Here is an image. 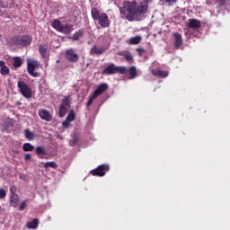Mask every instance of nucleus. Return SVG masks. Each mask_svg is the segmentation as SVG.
<instances>
[{"label":"nucleus","mask_w":230,"mask_h":230,"mask_svg":"<svg viewBox=\"0 0 230 230\" xmlns=\"http://www.w3.org/2000/svg\"><path fill=\"white\" fill-rule=\"evenodd\" d=\"M25 137L29 139V141H32V139H35V134L30 130V128L25 129L24 131Z\"/></svg>","instance_id":"22"},{"label":"nucleus","mask_w":230,"mask_h":230,"mask_svg":"<svg viewBox=\"0 0 230 230\" xmlns=\"http://www.w3.org/2000/svg\"><path fill=\"white\" fill-rule=\"evenodd\" d=\"M23 152H33L35 150V146L30 143H25L22 146Z\"/></svg>","instance_id":"23"},{"label":"nucleus","mask_w":230,"mask_h":230,"mask_svg":"<svg viewBox=\"0 0 230 230\" xmlns=\"http://www.w3.org/2000/svg\"><path fill=\"white\" fill-rule=\"evenodd\" d=\"M0 73L3 76L10 75V68L6 66L4 61H0Z\"/></svg>","instance_id":"17"},{"label":"nucleus","mask_w":230,"mask_h":230,"mask_svg":"<svg viewBox=\"0 0 230 230\" xmlns=\"http://www.w3.org/2000/svg\"><path fill=\"white\" fill-rule=\"evenodd\" d=\"M6 197V190L4 189H0V199H3Z\"/></svg>","instance_id":"34"},{"label":"nucleus","mask_w":230,"mask_h":230,"mask_svg":"<svg viewBox=\"0 0 230 230\" xmlns=\"http://www.w3.org/2000/svg\"><path fill=\"white\" fill-rule=\"evenodd\" d=\"M28 206V203H26V200L22 201L19 206L20 211H24L26 209V207Z\"/></svg>","instance_id":"31"},{"label":"nucleus","mask_w":230,"mask_h":230,"mask_svg":"<svg viewBox=\"0 0 230 230\" xmlns=\"http://www.w3.org/2000/svg\"><path fill=\"white\" fill-rule=\"evenodd\" d=\"M147 12L148 1H144L140 3V4L136 1H124L122 6L119 7L120 15L130 22H132V21H143Z\"/></svg>","instance_id":"1"},{"label":"nucleus","mask_w":230,"mask_h":230,"mask_svg":"<svg viewBox=\"0 0 230 230\" xmlns=\"http://www.w3.org/2000/svg\"><path fill=\"white\" fill-rule=\"evenodd\" d=\"M0 8H6L4 2H3L2 0H0Z\"/></svg>","instance_id":"38"},{"label":"nucleus","mask_w":230,"mask_h":230,"mask_svg":"<svg viewBox=\"0 0 230 230\" xmlns=\"http://www.w3.org/2000/svg\"><path fill=\"white\" fill-rule=\"evenodd\" d=\"M9 203L12 208H18L19 206V195L11 194Z\"/></svg>","instance_id":"15"},{"label":"nucleus","mask_w":230,"mask_h":230,"mask_svg":"<svg viewBox=\"0 0 230 230\" xmlns=\"http://www.w3.org/2000/svg\"><path fill=\"white\" fill-rule=\"evenodd\" d=\"M39 116L40 118L44 119V121H51V119H53V116H51V113H49V111L45 109L39 111Z\"/></svg>","instance_id":"14"},{"label":"nucleus","mask_w":230,"mask_h":230,"mask_svg":"<svg viewBox=\"0 0 230 230\" xmlns=\"http://www.w3.org/2000/svg\"><path fill=\"white\" fill-rule=\"evenodd\" d=\"M44 168H53L54 170H57L58 168V164L55 162H47L43 164Z\"/></svg>","instance_id":"25"},{"label":"nucleus","mask_w":230,"mask_h":230,"mask_svg":"<svg viewBox=\"0 0 230 230\" xmlns=\"http://www.w3.org/2000/svg\"><path fill=\"white\" fill-rule=\"evenodd\" d=\"M91 15L92 19L97 21L98 24L101 25V28H109V26H111V20H109V15H107L105 13H100V10H98V8H92Z\"/></svg>","instance_id":"2"},{"label":"nucleus","mask_w":230,"mask_h":230,"mask_svg":"<svg viewBox=\"0 0 230 230\" xmlns=\"http://www.w3.org/2000/svg\"><path fill=\"white\" fill-rule=\"evenodd\" d=\"M65 58L67 60V62H70V64H75L78 62V60H80V56L75 52V49H69L65 52Z\"/></svg>","instance_id":"11"},{"label":"nucleus","mask_w":230,"mask_h":230,"mask_svg":"<svg viewBox=\"0 0 230 230\" xmlns=\"http://www.w3.org/2000/svg\"><path fill=\"white\" fill-rule=\"evenodd\" d=\"M33 39L30 35H16L10 39L9 42L12 46H17V48H26L31 44Z\"/></svg>","instance_id":"3"},{"label":"nucleus","mask_w":230,"mask_h":230,"mask_svg":"<svg viewBox=\"0 0 230 230\" xmlns=\"http://www.w3.org/2000/svg\"><path fill=\"white\" fill-rule=\"evenodd\" d=\"M90 55L92 57H100L102 55H103V53H105V48L103 47H98V46H93L91 49H90Z\"/></svg>","instance_id":"12"},{"label":"nucleus","mask_w":230,"mask_h":230,"mask_svg":"<svg viewBox=\"0 0 230 230\" xmlns=\"http://www.w3.org/2000/svg\"><path fill=\"white\" fill-rule=\"evenodd\" d=\"M172 37L174 39L175 49H181V46H182V35H181L179 32H174Z\"/></svg>","instance_id":"13"},{"label":"nucleus","mask_w":230,"mask_h":230,"mask_svg":"<svg viewBox=\"0 0 230 230\" xmlns=\"http://www.w3.org/2000/svg\"><path fill=\"white\" fill-rule=\"evenodd\" d=\"M200 21L197 19H191L189 22L188 27L191 28L192 30H198V28H200Z\"/></svg>","instance_id":"18"},{"label":"nucleus","mask_w":230,"mask_h":230,"mask_svg":"<svg viewBox=\"0 0 230 230\" xmlns=\"http://www.w3.org/2000/svg\"><path fill=\"white\" fill-rule=\"evenodd\" d=\"M39 227V218H34L32 221L27 223V229H37Z\"/></svg>","instance_id":"20"},{"label":"nucleus","mask_w":230,"mask_h":230,"mask_svg":"<svg viewBox=\"0 0 230 230\" xmlns=\"http://www.w3.org/2000/svg\"><path fill=\"white\" fill-rule=\"evenodd\" d=\"M19 177H20V179H22V181H24V179L26 178V175H24V174H20Z\"/></svg>","instance_id":"39"},{"label":"nucleus","mask_w":230,"mask_h":230,"mask_svg":"<svg viewBox=\"0 0 230 230\" xmlns=\"http://www.w3.org/2000/svg\"><path fill=\"white\" fill-rule=\"evenodd\" d=\"M52 28L57 30V31H60L61 33H71L73 31V26L69 23L62 24L60 20H54L51 23Z\"/></svg>","instance_id":"6"},{"label":"nucleus","mask_w":230,"mask_h":230,"mask_svg":"<svg viewBox=\"0 0 230 230\" xmlns=\"http://www.w3.org/2000/svg\"><path fill=\"white\" fill-rule=\"evenodd\" d=\"M84 37V31H75L72 36V40H78V39H82Z\"/></svg>","instance_id":"26"},{"label":"nucleus","mask_w":230,"mask_h":230,"mask_svg":"<svg viewBox=\"0 0 230 230\" xmlns=\"http://www.w3.org/2000/svg\"><path fill=\"white\" fill-rule=\"evenodd\" d=\"M40 67V63L39 61H32L27 64V71L31 76L33 78H37L40 76V75L35 72V69H39Z\"/></svg>","instance_id":"10"},{"label":"nucleus","mask_w":230,"mask_h":230,"mask_svg":"<svg viewBox=\"0 0 230 230\" xmlns=\"http://www.w3.org/2000/svg\"><path fill=\"white\" fill-rule=\"evenodd\" d=\"M139 42H141V36H136L129 39L128 44L136 45L139 44Z\"/></svg>","instance_id":"27"},{"label":"nucleus","mask_w":230,"mask_h":230,"mask_svg":"<svg viewBox=\"0 0 230 230\" xmlns=\"http://www.w3.org/2000/svg\"><path fill=\"white\" fill-rule=\"evenodd\" d=\"M127 73L126 66H116L115 64L111 63L106 68L103 69L102 75H125Z\"/></svg>","instance_id":"5"},{"label":"nucleus","mask_w":230,"mask_h":230,"mask_svg":"<svg viewBox=\"0 0 230 230\" xmlns=\"http://www.w3.org/2000/svg\"><path fill=\"white\" fill-rule=\"evenodd\" d=\"M62 126L64 128H69L71 126V121L66 119L65 121H63Z\"/></svg>","instance_id":"33"},{"label":"nucleus","mask_w":230,"mask_h":230,"mask_svg":"<svg viewBox=\"0 0 230 230\" xmlns=\"http://www.w3.org/2000/svg\"><path fill=\"white\" fill-rule=\"evenodd\" d=\"M124 58L125 60H127L128 62H132L134 60V57H132L131 54H125L124 55Z\"/></svg>","instance_id":"32"},{"label":"nucleus","mask_w":230,"mask_h":230,"mask_svg":"<svg viewBox=\"0 0 230 230\" xmlns=\"http://www.w3.org/2000/svg\"><path fill=\"white\" fill-rule=\"evenodd\" d=\"M217 3L219 4V6H224L226 3H227V0H217Z\"/></svg>","instance_id":"35"},{"label":"nucleus","mask_w":230,"mask_h":230,"mask_svg":"<svg viewBox=\"0 0 230 230\" xmlns=\"http://www.w3.org/2000/svg\"><path fill=\"white\" fill-rule=\"evenodd\" d=\"M75 118H76V115L75 114V110H70V111L66 117V119L68 121H75Z\"/></svg>","instance_id":"28"},{"label":"nucleus","mask_w":230,"mask_h":230,"mask_svg":"<svg viewBox=\"0 0 230 230\" xmlns=\"http://www.w3.org/2000/svg\"><path fill=\"white\" fill-rule=\"evenodd\" d=\"M111 170V167L109 164H102L99 165L97 168L90 171L91 175H93V177H103L107 172Z\"/></svg>","instance_id":"9"},{"label":"nucleus","mask_w":230,"mask_h":230,"mask_svg":"<svg viewBox=\"0 0 230 230\" xmlns=\"http://www.w3.org/2000/svg\"><path fill=\"white\" fill-rule=\"evenodd\" d=\"M152 74L154 76H158V78H166V76H168V71L161 69H153Z\"/></svg>","instance_id":"16"},{"label":"nucleus","mask_w":230,"mask_h":230,"mask_svg":"<svg viewBox=\"0 0 230 230\" xmlns=\"http://www.w3.org/2000/svg\"><path fill=\"white\" fill-rule=\"evenodd\" d=\"M71 108V96H65L61 101V104L59 106L58 116L59 118H64L66 114H67V111Z\"/></svg>","instance_id":"7"},{"label":"nucleus","mask_w":230,"mask_h":230,"mask_svg":"<svg viewBox=\"0 0 230 230\" xmlns=\"http://www.w3.org/2000/svg\"><path fill=\"white\" fill-rule=\"evenodd\" d=\"M16 190H17V188L11 187L10 188L11 195H17V193H15Z\"/></svg>","instance_id":"36"},{"label":"nucleus","mask_w":230,"mask_h":230,"mask_svg":"<svg viewBox=\"0 0 230 230\" xmlns=\"http://www.w3.org/2000/svg\"><path fill=\"white\" fill-rule=\"evenodd\" d=\"M17 87L19 93H21V94L24 98H31L33 93H31V88H30V85H28V84H26L24 81H18Z\"/></svg>","instance_id":"8"},{"label":"nucleus","mask_w":230,"mask_h":230,"mask_svg":"<svg viewBox=\"0 0 230 230\" xmlns=\"http://www.w3.org/2000/svg\"><path fill=\"white\" fill-rule=\"evenodd\" d=\"M13 66L15 68L21 67V66H22V58H21V57L13 58Z\"/></svg>","instance_id":"21"},{"label":"nucleus","mask_w":230,"mask_h":230,"mask_svg":"<svg viewBox=\"0 0 230 230\" xmlns=\"http://www.w3.org/2000/svg\"><path fill=\"white\" fill-rule=\"evenodd\" d=\"M136 51L137 52L138 56H140V57H145V55H146V50L143 48H137L136 49Z\"/></svg>","instance_id":"30"},{"label":"nucleus","mask_w":230,"mask_h":230,"mask_svg":"<svg viewBox=\"0 0 230 230\" xmlns=\"http://www.w3.org/2000/svg\"><path fill=\"white\" fill-rule=\"evenodd\" d=\"M129 75L131 80H134V78L137 76V68H136V66L129 67Z\"/></svg>","instance_id":"24"},{"label":"nucleus","mask_w":230,"mask_h":230,"mask_svg":"<svg viewBox=\"0 0 230 230\" xmlns=\"http://www.w3.org/2000/svg\"><path fill=\"white\" fill-rule=\"evenodd\" d=\"M39 52L42 58H46L48 57V45H39Z\"/></svg>","instance_id":"19"},{"label":"nucleus","mask_w":230,"mask_h":230,"mask_svg":"<svg viewBox=\"0 0 230 230\" xmlns=\"http://www.w3.org/2000/svg\"><path fill=\"white\" fill-rule=\"evenodd\" d=\"M177 0H165V3H176Z\"/></svg>","instance_id":"40"},{"label":"nucleus","mask_w":230,"mask_h":230,"mask_svg":"<svg viewBox=\"0 0 230 230\" xmlns=\"http://www.w3.org/2000/svg\"><path fill=\"white\" fill-rule=\"evenodd\" d=\"M149 1L151 2L152 0H147V3H148Z\"/></svg>","instance_id":"41"},{"label":"nucleus","mask_w":230,"mask_h":230,"mask_svg":"<svg viewBox=\"0 0 230 230\" xmlns=\"http://www.w3.org/2000/svg\"><path fill=\"white\" fill-rule=\"evenodd\" d=\"M36 154L38 155H46V148L42 146L36 147Z\"/></svg>","instance_id":"29"},{"label":"nucleus","mask_w":230,"mask_h":230,"mask_svg":"<svg viewBox=\"0 0 230 230\" xmlns=\"http://www.w3.org/2000/svg\"><path fill=\"white\" fill-rule=\"evenodd\" d=\"M107 89H109V84H107L106 83L100 84L93 92V93L89 97V100L86 103V107H91V105H93V102L96 100V98L103 94V93H105Z\"/></svg>","instance_id":"4"},{"label":"nucleus","mask_w":230,"mask_h":230,"mask_svg":"<svg viewBox=\"0 0 230 230\" xmlns=\"http://www.w3.org/2000/svg\"><path fill=\"white\" fill-rule=\"evenodd\" d=\"M30 159H31V154L25 155L24 161H30Z\"/></svg>","instance_id":"37"}]
</instances>
